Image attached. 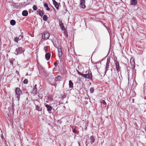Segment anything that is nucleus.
<instances>
[{
  "label": "nucleus",
  "instance_id": "obj_11",
  "mask_svg": "<svg viewBox=\"0 0 146 146\" xmlns=\"http://www.w3.org/2000/svg\"><path fill=\"white\" fill-rule=\"evenodd\" d=\"M85 3V0H80V5L83 9H84L86 7Z\"/></svg>",
  "mask_w": 146,
  "mask_h": 146
},
{
  "label": "nucleus",
  "instance_id": "obj_37",
  "mask_svg": "<svg viewBox=\"0 0 146 146\" xmlns=\"http://www.w3.org/2000/svg\"><path fill=\"white\" fill-rule=\"evenodd\" d=\"M112 69H111V71H112Z\"/></svg>",
  "mask_w": 146,
  "mask_h": 146
},
{
  "label": "nucleus",
  "instance_id": "obj_18",
  "mask_svg": "<svg viewBox=\"0 0 146 146\" xmlns=\"http://www.w3.org/2000/svg\"><path fill=\"white\" fill-rule=\"evenodd\" d=\"M37 85L35 84L33 88V93L35 94H36L37 93V89L36 88Z\"/></svg>",
  "mask_w": 146,
  "mask_h": 146
},
{
  "label": "nucleus",
  "instance_id": "obj_27",
  "mask_svg": "<svg viewBox=\"0 0 146 146\" xmlns=\"http://www.w3.org/2000/svg\"><path fill=\"white\" fill-rule=\"evenodd\" d=\"M23 35L21 34L18 37V39L19 40H21L22 38H23Z\"/></svg>",
  "mask_w": 146,
  "mask_h": 146
},
{
  "label": "nucleus",
  "instance_id": "obj_2",
  "mask_svg": "<svg viewBox=\"0 0 146 146\" xmlns=\"http://www.w3.org/2000/svg\"><path fill=\"white\" fill-rule=\"evenodd\" d=\"M15 96L17 100L19 101L21 95L22 94V92L19 88H17L15 90Z\"/></svg>",
  "mask_w": 146,
  "mask_h": 146
},
{
  "label": "nucleus",
  "instance_id": "obj_13",
  "mask_svg": "<svg viewBox=\"0 0 146 146\" xmlns=\"http://www.w3.org/2000/svg\"><path fill=\"white\" fill-rule=\"evenodd\" d=\"M115 65L117 72H119L120 70V68L119 62L118 61H117L115 62Z\"/></svg>",
  "mask_w": 146,
  "mask_h": 146
},
{
  "label": "nucleus",
  "instance_id": "obj_32",
  "mask_svg": "<svg viewBox=\"0 0 146 146\" xmlns=\"http://www.w3.org/2000/svg\"><path fill=\"white\" fill-rule=\"evenodd\" d=\"M129 71H130L128 69L127 70V75H128V80H129Z\"/></svg>",
  "mask_w": 146,
  "mask_h": 146
},
{
  "label": "nucleus",
  "instance_id": "obj_8",
  "mask_svg": "<svg viewBox=\"0 0 146 146\" xmlns=\"http://www.w3.org/2000/svg\"><path fill=\"white\" fill-rule=\"evenodd\" d=\"M49 33L47 32H44L42 35V38L44 40L48 39L50 37Z\"/></svg>",
  "mask_w": 146,
  "mask_h": 146
},
{
  "label": "nucleus",
  "instance_id": "obj_34",
  "mask_svg": "<svg viewBox=\"0 0 146 146\" xmlns=\"http://www.w3.org/2000/svg\"><path fill=\"white\" fill-rule=\"evenodd\" d=\"M73 132L75 133H76V130L75 129H73L72 130Z\"/></svg>",
  "mask_w": 146,
  "mask_h": 146
},
{
  "label": "nucleus",
  "instance_id": "obj_35",
  "mask_svg": "<svg viewBox=\"0 0 146 146\" xmlns=\"http://www.w3.org/2000/svg\"><path fill=\"white\" fill-rule=\"evenodd\" d=\"M54 64L55 66H56L58 64V63L56 62H54Z\"/></svg>",
  "mask_w": 146,
  "mask_h": 146
},
{
  "label": "nucleus",
  "instance_id": "obj_3",
  "mask_svg": "<svg viewBox=\"0 0 146 146\" xmlns=\"http://www.w3.org/2000/svg\"><path fill=\"white\" fill-rule=\"evenodd\" d=\"M95 140V138L94 137L93 135L91 136L90 139H87L85 143L86 145H87L90 143L91 144H92L94 142Z\"/></svg>",
  "mask_w": 146,
  "mask_h": 146
},
{
  "label": "nucleus",
  "instance_id": "obj_33",
  "mask_svg": "<svg viewBox=\"0 0 146 146\" xmlns=\"http://www.w3.org/2000/svg\"><path fill=\"white\" fill-rule=\"evenodd\" d=\"M78 74H79V75H81V76H83V74H82L81 73H80L79 71H78Z\"/></svg>",
  "mask_w": 146,
  "mask_h": 146
},
{
  "label": "nucleus",
  "instance_id": "obj_16",
  "mask_svg": "<svg viewBox=\"0 0 146 146\" xmlns=\"http://www.w3.org/2000/svg\"><path fill=\"white\" fill-rule=\"evenodd\" d=\"M130 62L132 67L133 68H134L135 63L133 58H132L131 59Z\"/></svg>",
  "mask_w": 146,
  "mask_h": 146
},
{
  "label": "nucleus",
  "instance_id": "obj_1",
  "mask_svg": "<svg viewBox=\"0 0 146 146\" xmlns=\"http://www.w3.org/2000/svg\"><path fill=\"white\" fill-rule=\"evenodd\" d=\"M84 74H83V77L86 79H92V76L91 72L89 69L87 70L85 72Z\"/></svg>",
  "mask_w": 146,
  "mask_h": 146
},
{
  "label": "nucleus",
  "instance_id": "obj_9",
  "mask_svg": "<svg viewBox=\"0 0 146 146\" xmlns=\"http://www.w3.org/2000/svg\"><path fill=\"white\" fill-rule=\"evenodd\" d=\"M58 56L60 59L62 55V49L61 47H58Z\"/></svg>",
  "mask_w": 146,
  "mask_h": 146
},
{
  "label": "nucleus",
  "instance_id": "obj_30",
  "mask_svg": "<svg viewBox=\"0 0 146 146\" xmlns=\"http://www.w3.org/2000/svg\"><path fill=\"white\" fill-rule=\"evenodd\" d=\"M19 40L18 37H16L14 38V41L18 43Z\"/></svg>",
  "mask_w": 146,
  "mask_h": 146
},
{
  "label": "nucleus",
  "instance_id": "obj_25",
  "mask_svg": "<svg viewBox=\"0 0 146 146\" xmlns=\"http://www.w3.org/2000/svg\"><path fill=\"white\" fill-rule=\"evenodd\" d=\"M48 17L46 15H43V20L46 21L47 20Z\"/></svg>",
  "mask_w": 146,
  "mask_h": 146
},
{
  "label": "nucleus",
  "instance_id": "obj_29",
  "mask_svg": "<svg viewBox=\"0 0 146 146\" xmlns=\"http://www.w3.org/2000/svg\"><path fill=\"white\" fill-rule=\"evenodd\" d=\"M33 10L34 11H36L37 9V7L35 5H34L33 6Z\"/></svg>",
  "mask_w": 146,
  "mask_h": 146
},
{
  "label": "nucleus",
  "instance_id": "obj_7",
  "mask_svg": "<svg viewBox=\"0 0 146 146\" xmlns=\"http://www.w3.org/2000/svg\"><path fill=\"white\" fill-rule=\"evenodd\" d=\"M24 50L23 48L21 47H19L18 48H16L15 51L16 53L15 54L16 55H18L19 54H21L23 52H24Z\"/></svg>",
  "mask_w": 146,
  "mask_h": 146
},
{
  "label": "nucleus",
  "instance_id": "obj_22",
  "mask_svg": "<svg viewBox=\"0 0 146 146\" xmlns=\"http://www.w3.org/2000/svg\"><path fill=\"white\" fill-rule=\"evenodd\" d=\"M37 12L39 13V15L41 17L44 15V12L40 10H37Z\"/></svg>",
  "mask_w": 146,
  "mask_h": 146
},
{
  "label": "nucleus",
  "instance_id": "obj_19",
  "mask_svg": "<svg viewBox=\"0 0 146 146\" xmlns=\"http://www.w3.org/2000/svg\"><path fill=\"white\" fill-rule=\"evenodd\" d=\"M44 7L46 8V9L47 11H50V8L48 7V4L46 3H44Z\"/></svg>",
  "mask_w": 146,
  "mask_h": 146
},
{
  "label": "nucleus",
  "instance_id": "obj_28",
  "mask_svg": "<svg viewBox=\"0 0 146 146\" xmlns=\"http://www.w3.org/2000/svg\"><path fill=\"white\" fill-rule=\"evenodd\" d=\"M100 103L102 104H103L104 105H106V103L105 101L104 100H100Z\"/></svg>",
  "mask_w": 146,
  "mask_h": 146
},
{
  "label": "nucleus",
  "instance_id": "obj_24",
  "mask_svg": "<svg viewBox=\"0 0 146 146\" xmlns=\"http://www.w3.org/2000/svg\"><path fill=\"white\" fill-rule=\"evenodd\" d=\"M15 59L14 58H11L9 62L12 65H13V63L15 61Z\"/></svg>",
  "mask_w": 146,
  "mask_h": 146
},
{
  "label": "nucleus",
  "instance_id": "obj_21",
  "mask_svg": "<svg viewBox=\"0 0 146 146\" xmlns=\"http://www.w3.org/2000/svg\"><path fill=\"white\" fill-rule=\"evenodd\" d=\"M73 83L71 80H70L69 81V85L70 88H72L73 87Z\"/></svg>",
  "mask_w": 146,
  "mask_h": 146
},
{
  "label": "nucleus",
  "instance_id": "obj_36",
  "mask_svg": "<svg viewBox=\"0 0 146 146\" xmlns=\"http://www.w3.org/2000/svg\"><path fill=\"white\" fill-rule=\"evenodd\" d=\"M46 49H47V48L45 46L44 47V49L46 50Z\"/></svg>",
  "mask_w": 146,
  "mask_h": 146
},
{
  "label": "nucleus",
  "instance_id": "obj_12",
  "mask_svg": "<svg viewBox=\"0 0 146 146\" xmlns=\"http://www.w3.org/2000/svg\"><path fill=\"white\" fill-rule=\"evenodd\" d=\"M53 3L56 8L57 10H58L60 4H58L55 0H52Z\"/></svg>",
  "mask_w": 146,
  "mask_h": 146
},
{
  "label": "nucleus",
  "instance_id": "obj_10",
  "mask_svg": "<svg viewBox=\"0 0 146 146\" xmlns=\"http://www.w3.org/2000/svg\"><path fill=\"white\" fill-rule=\"evenodd\" d=\"M44 106L45 107L47 108V111L49 113H50V112L52 108V107L49 105L47 104L46 103L44 104Z\"/></svg>",
  "mask_w": 146,
  "mask_h": 146
},
{
  "label": "nucleus",
  "instance_id": "obj_15",
  "mask_svg": "<svg viewBox=\"0 0 146 146\" xmlns=\"http://www.w3.org/2000/svg\"><path fill=\"white\" fill-rule=\"evenodd\" d=\"M45 58L47 60H49L50 57V54L49 53H46L45 55Z\"/></svg>",
  "mask_w": 146,
  "mask_h": 146
},
{
  "label": "nucleus",
  "instance_id": "obj_20",
  "mask_svg": "<svg viewBox=\"0 0 146 146\" xmlns=\"http://www.w3.org/2000/svg\"><path fill=\"white\" fill-rule=\"evenodd\" d=\"M61 76H58L55 79V81L56 82L59 81L61 79Z\"/></svg>",
  "mask_w": 146,
  "mask_h": 146
},
{
  "label": "nucleus",
  "instance_id": "obj_14",
  "mask_svg": "<svg viewBox=\"0 0 146 146\" xmlns=\"http://www.w3.org/2000/svg\"><path fill=\"white\" fill-rule=\"evenodd\" d=\"M28 13L26 10L23 11L22 12V15L24 17H26L28 15Z\"/></svg>",
  "mask_w": 146,
  "mask_h": 146
},
{
  "label": "nucleus",
  "instance_id": "obj_31",
  "mask_svg": "<svg viewBox=\"0 0 146 146\" xmlns=\"http://www.w3.org/2000/svg\"><path fill=\"white\" fill-rule=\"evenodd\" d=\"M28 82V80L27 79H25L23 82V83L24 84H27Z\"/></svg>",
  "mask_w": 146,
  "mask_h": 146
},
{
  "label": "nucleus",
  "instance_id": "obj_6",
  "mask_svg": "<svg viewBox=\"0 0 146 146\" xmlns=\"http://www.w3.org/2000/svg\"><path fill=\"white\" fill-rule=\"evenodd\" d=\"M36 104L35 103V106L36 110L38 111H42V108L41 107V105L40 104H38L39 102L38 100H36Z\"/></svg>",
  "mask_w": 146,
  "mask_h": 146
},
{
  "label": "nucleus",
  "instance_id": "obj_5",
  "mask_svg": "<svg viewBox=\"0 0 146 146\" xmlns=\"http://www.w3.org/2000/svg\"><path fill=\"white\" fill-rule=\"evenodd\" d=\"M110 58H107V62L105 68V71L104 72V75L106 74V72L108 70L110 66Z\"/></svg>",
  "mask_w": 146,
  "mask_h": 146
},
{
  "label": "nucleus",
  "instance_id": "obj_26",
  "mask_svg": "<svg viewBox=\"0 0 146 146\" xmlns=\"http://www.w3.org/2000/svg\"><path fill=\"white\" fill-rule=\"evenodd\" d=\"M94 88L93 87L91 88L90 90V93L92 94L94 93Z\"/></svg>",
  "mask_w": 146,
  "mask_h": 146
},
{
  "label": "nucleus",
  "instance_id": "obj_4",
  "mask_svg": "<svg viewBox=\"0 0 146 146\" xmlns=\"http://www.w3.org/2000/svg\"><path fill=\"white\" fill-rule=\"evenodd\" d=\"M59 26L61 29L63 31H64V33L65 36L68 37L67 32L66 30L65 29L63 23L61 21H59Z\"/></svg>",
  "mask_w": 146,
  "mask_h": 146
},
{
  "label": "nucleus",
  "instance_id": "obj_23",
  "mask_svg": "<svg viewBox=\"0 0 146 146\" xmlns=\"http://www.w3.org/2000/svg\"><path fill=\"white\" fill-rule=\"evenodd\" d=\"M11 25L12 26H14L16 24V22L14 20H11L10 21Z\"/></svg>",
  "mask_w": 146,
  "mask_h": 146
},
{
  "label": "nucleus",
  "instance_id": "obj_17",
  "mask_svg": "<svg viewBox=\"0 0 146 146\" xmlns=\"http://www.w3.org/2000/svg\"><path fill=\"white\" fill-rule=\"evenodd\" d=\"M130 3L131 5H135L137 3V0H131Z\"/></svg>",
  "mask_w": 146,
  "mask_h": 146
},
{
  "label": "nucleus",
  "instance_id": "obj_38",
  "mask_svg": "<svg viewBox=\"0 0 146 146\" xmlns=\"http://www.w3.org/2000/svg\"><path fill=\"white\" fill-rule=\"evenodd\" d=\"M25 93H27V92H25Z\"/></svg>",
  "mask_w": 146,
  "mask_h": 146
}]
</instances>
